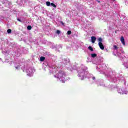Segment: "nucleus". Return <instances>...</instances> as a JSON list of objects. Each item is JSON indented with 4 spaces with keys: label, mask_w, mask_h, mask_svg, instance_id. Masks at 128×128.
<instances>
[{
    "label": "nucleus",
    "mask_w": 128,
    "mask_h": 128,
    "mask_svg": "<svg viewBox=\"0 0 128 128\" xmlns=\"http://www.w3.org/2000/svg\"><path fill=\"white\" fill-rule=\"evenodd\" d=\"M54 78H56V76H54Z\"/></svg>",
    "instance_id": "5701e85b"
},
{
    "label": "nucleus",
    "mask_w": 128,
    "mask_h": 128,
    "mask_svg": "<svg viewBox=\"0 0 128 128\" xmlns=\"http://www.w3.org/2000/svg\"><path fill=\"white\" fill-rule=\"evenodd\" d=\"M69 62L68 61V62H66V64H68Z\"/></svg>",
    "instance_id": "aec40b11"
},
{
    "label": "nucleus",
    "mask_w": 128,
    "mask_h": 128,
    "mask_svg": "<svg viewBox=\"0 0 128 128\" xmlns=\"http://www.w3.org/2000/svg\"><path fill=\"white\" fill-rule=\"evenodd\" d=\"M88 50H91V52H94V48H92V47L89 46L88 47Z\"/></svg>",
    "instance_id": "423d86ee"
},
{
    "label": "nucleus",
    "mask_w": 128,
    "mask_h": 128,
    "mask_svg": "<svg viewBox=\"0 0 128 128\" xmlns=\"http://www.w3.org/2000/svg\"><path fill=\"white\" fill-rule=\"evenodd\" d=\"M91 40L92 44H94L96 42V38L94 36H92L91 37Z\"/></svg>",
    "instance_id": "f03ea898"
},
{
    "label": "nucleus",
    "mask_w": 128,
    "mask_h": 128,
    "mask_svg": "<svg viewBox=\"0 0 128 128\" xmlns=\"http://www.w3.org/2000/svg\"><path fill=\"white\" fill-rule=\"evenodd\" d=\"M96 54H91V56L92 58H96Z\"/></svg>",
    "instance_id": "0eeeda50"
},
{
    "label": "nucleus",
    "mask_w": 128,
    "mask_h": 128,
    "mask_svg": "<svg viewBox=\"0 0 128 128\" xmlns=\"http://www.w3.org/2000/svg\"><path fill=\"white\" fill-rule=\"evenodd\" d=\"M98 40V42H102V38H99Z\"/></svg>",
    "instance_id": "39448f33"
},
{
    "label": "nucleus",
    "mask_w": 128,
    "mask_h": 128,
    "mask_svg": "<svg viewBox=\"0 0 128 128\" xmlns=\"http://www.w3.org/2000/svg\"><path fill=\"white\" fill-rule=\"evenodd\" d=\"M56 34H60V30H57Z\"/></svg>",
    "instance_id": "4468645a"
},
{
    "label": "nucleus",
    "mask_w": 128,
    "mask_h": 128,
    "mask_svg": "<svg viewBox=\"0 0 128 128\" xmlns=\"http://www.w3.org/2000/svg\"><path fill=\"white\" fill-rule=\"evenodd\" d=\"M62 82L63 84H64V81L62 80Z\"/></svg>",
    "instance_id": "6ab92c4d"
},
{
    "label": "nucleus",
    "mask_w": 128,
    "mask_h": 128,
    "mask_svg": "<svg viewBox=\"0 0 128 128\" xmlns=\"http://www.w3.org/2000/svg\"><path fill=\"white\" fill-rule=\"evenodd\" d=\"M51 6H54V8H56V4H54V3H51Z\"/></svg>",
    "instance_id": "ddd939ff"
},
{
    "label": "nucleus",
    "mask_w": 128,
    "mask_h": 128,
    "mask_svg": "<svg viewBox=\"0 0 128 128\" xmlns=\"http://www.w3.org/2000/svg\"><path fill=\"white\" fill-rule=\"evenodd\" d=\"M27 29L28 30H32V26H27Z\"/></svg>",
    "instance_id": "1a4fd4ad"
},
{
    "label": "nucleus",
    "mask_w": 128,
    "mask_h": 128,
    "mask_svg": "<svg viewBox=\"0 0 128 128\" xmlns=\"http://www.w3.org/2000/svg\"><path fill=\"white\" fill-rule=\"evenodd\" d=\"M98 44L100 50H104V46L102 44V42H98Z\"/></svg>",
    "instance_id": "f257e3e1"
},
{
    "label": "nucleus",
    "mask_w": 128,
    "mask_h": 128,
    "mask_svg": "<svg viewBox=\"0 0 128 128\" xmlns=\"http://www.w3.org/2000/svg\"><path fill=\"white\" fill-rule=\"evenodd\" d=\"M18 68H20V66L16 67V70H18Z\"/></svg>",
    "instance_id": "f3484780"
},
{
    "label": "nucleus",
    "mask_w": 128,
    "mask_h": 128,
    "mask_svg": "<svg viewBox=\"0 0 128 128\" xmlns=\"http://www.w3.org/2000/svg\"><path fill=\"white\" fill-rule=\"evenodd\" d=\"M98 2H100V1H98Z\"/></svg>",
    "instance_id": "412c9836"
},
{
    "label": "nucleus",
    "mask_w": 128,
    "mask_h": 128,
    "mask_svg": "<svg viewBox=\"0 0 128 128\" xmlns=\"http://www.w3.org/2000/svg\"><path fill=\"white\" fill-rule=\"evenodd\" d=\"M92 80H96V77L93 76V77L92 78Z\"/></svg>",
    "instance_id": "a211bd4d"
},
{
    "label": "nucleus",
    "mask_w": 128,
    "mask_h": 128,
    "mask_svg": "<svg viewBox=\"0 0 128 128\" xmlns=\"http://www.w3.org/2000/svg\"><path fill=\"white\" fill-rule=\"evenodd\" d=\"M60 24H62V26H64V22H62V21H61V22H60Z\"/></svg>",
    "instance_id": "2eb2a0df"
},
{
    "label": "nucleus",
    "mask_w": 128,
    "mask_h": 128,
    "mask_svg": "<svg viewBox=\"0 0 128 128\" xmlns=\"http://www.w3.org/2000/svg\"><path fill=\"white\" fill-rule=\"evenodd\" d=\"M46 60V58L44 56H41L40 58V62H44Z\"/></svg>",
    "instance_id": "20e7f679"
},
{
    "label": "nucleus",
    "mask_w": 128,
    "mask_h": 128,
    "mask_svg": "<svg viewBox=\"0 0 128 128\" xmlns=\"http://www.w3.org/2000/svg\"><path fill=\"white\" fill-rule=\"evenodd\" d=\"M120 41L122 42V44H124V46L126 45V42H124V36L121 37Z\"/></svg>",
    "instance_id": "7ed1b4c3"
},
{
    "label": "nucleus",
    "mask_w": 128,
    "mask_h": 128,
    "mask_svg": "<svg viewBox=\"0 0 128 128\" xmlns=\"http://www.w3.org/2000/svg\"><path fill=\"white\" fill-rule=\"evenodd\" d=\"M46 4L47 6H50V2H46Z\"/></svg>",
    "instance_id": "6e6552de"
},
{
    "label": "nucleus",
    "mask_w": 128,
    "mask_h": 128,
    "mask_svg": "<svg viewBox=\"0 0 128 128\" xmlns=\"http://www.w3.org/2000/svg\"><path fill=\"white\" fill-rule=\"evenodd\" d=\"M7 32H8V34H10V33L12 32V30H10V29H8V30H7Z\"/></svg>",
    "instance_id": "9d476101"
},
{
    "label": "nucleus",
    "mask_w": 128,
    "mask_h": 128,
    "mask_svg": "<svg viewBox=\"0 0 128 128\" xmlns=\"http://www.w3.org/2000/svg\"><path fill=\"white\" fill-rule=\"evenodd\" d=\"M67 34H72V31L70 30H68V32H67Z\"/></svg>",
    "instance_id": "f8f14e48"
},
{
    "label": "nucleus",
    "mask_w": 128,
    "mask_h": 128,
    "mask_svg": "<svg viewBox=\"0 0 128 128\" xmlns=\"http://www.w3.org/2000/svg\"><path fill=\"white\" fill-rule=\"evenodd\" d=\"M114 50H118V46H116V45H114Z\"/></svg>",
    "instance_id": "9b49d317"
},
{
    "label": "nucleus",
    "mask_w": 128,
    "mask_h": 128,
    "mask_svg": "<svg viewBox=\"0 0 128 128\" xmlns=\"http://www.w3.org/2000/svg\"><path fill=\"white\" fill-rule=\"evenodd\" d=\"M17 20H18V22H22V20H20V18H18Z\"/></svg>",
    "instance_id": "dca6fc26"
},
{
    "label": "nucleus",
    "mask_w": 128,
    "mask_h": 128,
    "mask_svg": "<svg viewBox=\"0 0 128 128\" xmlns=\"http://www.w3.org/2000/svg\"><path fill=\"white\" fill-rule=\"evenodd\" d=\"M64 60H66V59H64Z\"/></svg>",
    "instance_id": "4be33fe9"
}]
</instances>
